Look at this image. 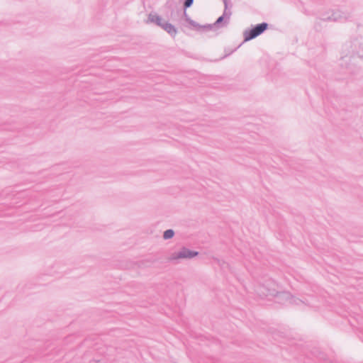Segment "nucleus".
<instances>
[{
	"mask_svg": "<svg viewBox=\"0 0 363 363\" xmlns=\"http://www.w3.org/2000/svg\"><path fill=\"white\" fill-rule=\"evenodd\" d=\"M358 44L359 42L357 40L345 43L343 47L344 50H347L349 48H352V50H348V53L341 57L340 60V65L348 70V73L350 74L354 72V65L357 59L363 57L359 51L356 50V47Z\"/></svg>",
	"mask_w": 363,
	"mask_h": 363,
	"instance_id": "obj_2",
	"label": "nucleus"
},
{
	"mask_svg": "<svg viewBox=\"0 0 363 363\" xmlns=\"http://www.w3.org/2000/svg\"><path fill=\"white\" fill-rule=\"evenodd\" d=\"M269 27L266 22L252 26L250 28H247L243 32L244 42L252 40L264 33Z\"/></svg>",
	"mask_w": 363,
	"mask_h": 363,
	"instance_id": "obj_3",
	"label": "nucleus"
},
{
	"mask_svg": "<svg viewBox=\"0 0 363 363\" xmlns=\"http://www.w3.org/2000/svg\"><path fill=\"white\" fill-rule=\"evenodd\" d=\"M256 292L262 298H266L269 299L270 298L274 297L277 301L281 302L282 303H288L296 305L304 303L303 300L293 296L289 292L277 291L275 288V284L271 281L259 285L256 289Z\"/></svg>",
	"mask_w": 363,
	"mask_h": 363,
	"instance_id": "obj_1",
	"label": "nucleus"
},
{
	"mask_svg": "<svg viewBox=\"0 0 363 363\" xmlns=\"http://www.w3.org/2000/svg\"><path fill=\"white\" fill-rule=\"evenodd\" d=\"M165 31L172 37H175L177 33L176 27L170 23H165Z\"/></svg>",
	"mask_w": 363,
	"mask_h": 363,
	"instance_id": "obj_8",
	"label": "nucleus"
},
{
	"mask_svg": "<svg viewBox=\"0 0 363 363\" xmlns=\"http://www.w3.org/2000/svg\"><path fill=\"white\" fill-rule=\"evenodd\" d=\"M199 255V252L191 250L186 247H182L179 251L171 254L169 257L170 262H176L178 259H190Z\"/></svg>",
	"mask_w": 363,
	"mask_h": 363,
	"instance_id": "obj_5",
	"label": "nucleus"
},
{
	"mask_svg": "<svg viewBox=\"0 0 363 363\" xmlns=\"http://www.w3.org/2000/svg\"><path fill=\"white\" fill-rule=\"evenodd\" d=\"M214 28H216V26H213V24H206L203 26L201 25V27L194 28L197 30L207 31V30H212Z\"/></svg>",
	"mask_w": 363,
	"mask_h": 363,
	"instance_id": "obj_12",
	"label": "nucleus"
},
{
	"mask_svg": "<svg viewBox=\"0 0 363 363\" xmlns=\"http://www.w3.org/2000/svg\"><path fill=\"white\" fill-rule=\"evenodd\" d=\"M224 6H225V9H224L223 13H225V17H227V21H230V18L232 15V12L230 11V9L228 8V0H224Z\"/></svg>",
	"mask_w": 363,
	"mask_h": 363,
	"instance_id": "obj_10",
	"label": "nucleus"
},
{
	"mask_svg": "<svg viewBox=\"0 0 363 363\" xmlns=\"http://www.w3.org/2000/svg\"><path fill=\"white\" fill-rule=\"evenodd\" d=\"M351 17L350 13L340 9H333L321 15L320 19L324 21H345Z\"/></svg>",
	"mask_w": 363,
	"mask_h": 363,
	"instance_id": "obj_4",
	"label": "nucleus"
},
{
	"mask_svg": "<svg viewBox=\"0 0 363 363\" xmlns=\"http://www.w3.org/2000/svg\"><path fill=\"white\" fill-rule=\"evenodd\" d=\"M148 21L159 26L164 21V19L156 13H150L148 16Z\"/></svg>",
	"mask_w": 363,
	"mask_h": 363,
	"instance_id": "obj_7",
	"label": "nucleus"
},
{
	"mask_svg": "<svg viewBox=\"0 0 363 363\" xmlns=\"http://www.w3.org/2000/svg\"><path fill=\"white\" fill-rule=\"evenodd\" d=\"M174 234H175V233H174V231L172 229L166 230L163 233V238L164 240L171 239V238H172L174 237Z\"/></svg>",
	"mask_w": 363,
	"mask_h": 363,
	"instance_id": "obj_11",
	"label": "nucleus"
},
{
	"mask_svg": "<svg viewBox=\"0 0 363 363\" xmlns=\"http://www.w3.org/2000/svg\"><path fill=\"white\" fill-rule=\"evenodd\" d=\"M165 23L168 22L164 20V21L159 26V27L162 28L164 30H165Z\"/></svg>",
	"mask_w": 363,
	"mask_h": 363,
	"instance_id": "obj_14",
	"label": "nucleus"
},
{
	"mask_svg": "<svg viewBox=\"0 0 363 363\" xmlns=\"http://www.w3.org/2000/svg\"><path fill=\"white\" fill-rule=\"evenodd\" d=\"M194 4V0H184L183 4L184 10H186L188 8L191 7Z\"/></svg>",
	"mask_w": 363,
	"mask_h": 363,
	"instance_id": "obj_13",
	"label": "nucleus"
},
{
	"mask_svg": "<svg viewBox=\"0 0 363 363\" xmlns=\"http://www.w3.org/2000/svg\"><path fill=\"white\" fill-rule=\"evenodd\" d=\"M184 19L185 21L189 24L191 25L192 27L194 28H198V27H201V25L199 24L197 22H196L195 21L191 19V18L187 15L186 13V10H184Z\"/></svg>",
	"mask_w": 363,
	"mask_h": 363,
	"instance_id": "obj_9",
	"label": "nucleus"
},
{
	"mask_svg": "<svg viewBox=\"0 0 363 363\" xmlns=\"http://www.w3.org/2000/svg\"><path fill=\"white\" fill-rule=\"evenodd\" d=\"M229 23V21H227V17H225V13H223L220 16H219L217 20L213 23V26H216V28L224 27L226 26Z\"/></svg>",
	"mask_w": 363,
	"mask_h": 363,
	"instance_id": "obj_6",
	"label": "nucleus"
}]
</instances>
